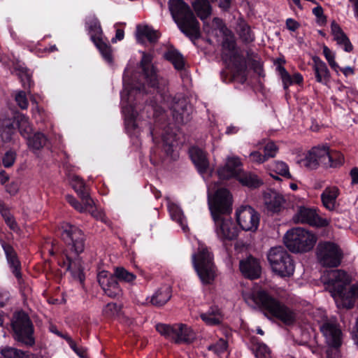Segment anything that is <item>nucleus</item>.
Returning <instances> with one entry per match:
<instances>
[{
    "instance_id": "nucleus-22",
    "label": "nucleus",
    "mask_w": 358,
    "mask_h": 358,
    "mask_svg": "<svg viewBox=\"0 0 358 358\" xmlns=\"http://www.w3.org/2000/svg\"><path fill=\"white\" fill-rule=\"evenodd\" d=\"M173 103L171 109L173 116L178 123H182L188 120L189 106L185 99L182 97L174 98L171 100Z\"/></svg>"
},
{
    "instance_id": "nucleus-17",
    "label": "nucleus",
    "mask_w": 358,
    "mask_h": 358,
    "mask_svg": "<svg viewBox=\"0 0 358 358\" xmlns=\"http://www.w3.org/2000/svg\"><path fill=\"white\" fill-rule=\"evenodd\" d=\"M293 220L296 223H307L316 227H326L330 222L329 219L319 216L315 208L306 206H299L298 208L297 212L293 217Z\"/></svg>"
},
{
    "instance_id": "nucleus-10",
    "label": "nucleus",
    "mask_w": 358,
    "mask_h": 358,
    "mask_svg": "<svg viewBox=\"0 0 358 358\" xmlns=\"http://www.w3.org/2000/svg\"><path fill=\"white\" fill-rule=\"evenodd\" d=\"M15 338L27 345H33L34 339L33 337V326L28 317L24 312L16 313L11 322Z\"/></svg>"
},
{
    "instance_id": "nucleus-47",
    "label": "nucleus",
    "mask_w": 358,
    "mask_h": 358,
    "mask_svg": "<svg viewBox=\"0 0 358 358\" xmlns=\"http://www.w3.org/2000/svg\"><path fill=\"white\" fill-rule=\"evenodd\" d=\"M15 100L17 105L22 110L28 107V99L24 91H17L15 93Z\"/></svg>"
},
{
    "instance_id": "nucleus-6",
    "label": "nucleus",
    "mask_w": 358,
    "mask_h": 358,
    "mask_svg": "<svg viewBox=\"0 0 358 358\" xmlns=\"http://www.w3.org/2000/svg\"><path fill=\"white\" fill-rule=\"evenodd\" d=\"M287 248L293 252H306L313 248L317 236L303 228H294L288 231L284 238Z\"/></svg>"
},
{
    "instance_id": "nucleus-53",
    "label": "nucleus",
    "mask_w": 358,
    "mask_h": 358,
    "mask_svg": "<svg viewBox=\"0 0 358 358\" xmlns=\"http://www.w3.org/2000/svg\"><path fill=\"white\" fill-rule=\"evenodd\" d=\"M94 202L93 201L92 206L88 207L85 212H88L92 215V216H93L96 219L100 220L102 222H103L104 223H107L108 220H107L106 217L105 216L104 213H103V211L101 210H98L96 208H94Z\"/></svg>"
},
{
    "instance_id": "nucleus-33",
    "label": "nucleus",
    "mask_w": 358,
    "mask_h": 358,
    "mask_svg": "<svg viewBox=\"0 0 358 358\" xmlns=\"http://www.w3.org/2000/svg\"><path fill=\"white\" fill-rule=\"evenodd\" d=\"M15 122L17 125L20 135L24 139L32 134L34 131L33 126L27 116L22 113L17 114L15 117Z\"/></svg>"
},
{
    "instance_id": "nucleus-15",
    "label": "nucleus",
    "mask_w": 358,
    "mask_h": 358,
    "mask_svg": "<svg viewBox=\"0 0 358 358\" xmlns=\"http://www.w3.org/2000/svg\"><path fill=\"white\" fill-rule=\"evenodd\" d=\"M303 164L310 169H315L320 165L329 167L332 165V156L327 146L313 148L303 159Z\"/></svg>"
},
{
    "instance_id": "nucleus-28",
    "label": "nucleus",
    "mask_w": 358,
    "mask_h": 358,
    "mask_svg": "<svg viewBox=\"0 0 358 358\" xmlns=\"http://www.w3.org/2000/svg\"><path fill=\"white\" fill-rule=\"evenodd\" d=\"M2 247L4 250L9 266L12 270L13 273L15 275V276L17 278V280L20 282L21 280V265L17 257L16 252H15L13 248L9 245L3 243Z\"/></svg>"
},
{
    "instance_id": "nucleus-50",
    "label": "nucleus",
    "mask_w": 358,
    "mask_h": 358,
    "mask_svg": "<svg viewBox=\"0 0 358 358\" xmlns=\"http://www.w3.org/2000/svg\"><path fill=\"white\" fill-rule=\"evenodd\" d=\"M16 159V152L13 150L7 151L3 157V165L6 167H10L13 165Z\"/></svg>"
},
{
    "instance_id": "nucleus-25",
    "label": "nucleus",
    "mask_w": 358,
    "mask_h": 358,
    "mask_svg": "<svg viewBox=\"0 0 358 358\" xmlns=\"http://www.w3.org/2000/svg\"><path fill=\"white\" fill-rule=\"evenodd\" d=\"M264 200L268 210L273 213L280 212L285 203L283 196L273 190H268L264 193Z\"/></svg>"
},
{
    "instance_id": "nucleus-58",
    "label": "nucleus",
    "mask_w": 358,
    "mask_h": 358,
    "mask_svg": "<svg viewBox=\"0 0 358 358\" xmlns=\"http://www.w3.org/2000/svg\"><path fill=\"white\" fill-rule=\"evenodd\" d=\"M250 161L253 163L263 164L266 162L265 156L262 155L259 151H253L250 154Z\"/></svg>"
},
{
    "instance_id": "nucleus-40",
    "label": "nucleus",
    "mask_w": 358,
    "mask_h": 358,
    "mask_svg": "<svg viewBox=\"0 0 358 358\" xmlns=\"http://www.w3.org/2000/svg\"><path fill=\"white\" fill-rule=\"evenodd\" d=\"M16 74L19 76L24 87L30 88L32 85L31 73L24 66L19 65L15 69Z\"/></svg>"
},
{
    "instance_id": "nucleus-61",
    "label": "nucleus",
    "mask_w": 358,
    "mask_h": 358,
    "mask_svg": "<svg viewBox=\"0 0 358 358\" xmlns=\"http://www.w3.org/2000/svg\"><path fill=\"white\" fill-rule=\"evenodd\" d=\"M337 96L341 101H345L348 98V89L344 85H341L338 87Z\"/></svg>"
},
{
    "instance_id": "nucleus-37",
    "label": "nucleus",
    "mask_w": 358,
    "mask_h": 358,
    "mask_svg": "<svg viewBox=\"0 0 358 358\" xmlns=\"http://www.w3.org/2000/svg\"><path fill=\"white\" fill-rule=\"evenodd\" d=\"M237 180L241 185L249 188H257L263 184V181L256 174L243 171Z\"/></svg>"
},
{
    "instance_id": "nucleus-2",
    "label": "nucleus",
    "mask_w": 358,
    "mask_h": 358,
    "mask_svg": "<svg viewBox=\"0 0 358 358\" xmlns=\"http://www.w3.org/2000/svg\"><path fill=\"white\" fill-rule=\"evenodd\" d=\"M124 90L121 92V104L122 113L124 115L125 127L128 132L136 135L139 133V128L143 130L148 127V132L152 134L150 124L141 120V117L134 111V101L142 96L145 86L142 88L133 83H130L127 73L123 76Z\"/></svg>"
},
{
    "instance_id": "nucleus-55",
    "label": "nucleus",
    "mask_w": 358,
    "mask_h": 358,
    "mask_svg": "<svg viewBox=\"0 0 358 358\" xmlns=\"http://www.w3.org/2000/svg\"><path fill=\"white\" fill-rule=\"evenodd\" d=\"M279 72L281 76V79L283 83V86L285 89L288 88L289 85L293 84L292 76L288 73V72L283 67L279 68Z\"/></svg>"
},
{
    "instance_id": "nucleus-62",
    "label": "nucleus",
    "mask_w": 358,
    "mask_h": 358,
    "mask_svg": "<svg viewBox=\"0 0 358 358\" xmlns=\"http://www.w3.org/2000/svg\"><path fill=\"white\" fill-rule=\"evenodd\" d=\"M313 13L320 21L324 22L325 20V17L323 15V9L320 6H317V7L314 8L313 9Z\"/></svg>"
},
{
    "instance_id": "nucleus-41",
    "label": "nucleus",
    "mask_w": 358,
    "mask_h": 358,
    "mask_svg": "<svg viewBox=\"0 0 358 358\" xmlns=\"http://www.w3.org/2000/svg\"><path fill=\"white\" fill-rule=\"evenodd\" d=\"M164 149L167 155L172 156L176 147V136L173 134H165L162 136Z\"/></svg>"
},
{
    "instance_id": "nucleus-59",
    "label": "nucleus",
    "mask_w": 358,
    "mask_h": 358,
    "mask_svg": "<svg viewBox=\"0 0 358 358\" xmlns=\"http://www.w3.org/2000/svg\"><path fill=\"white\" fill-rule=\"evenodd\" d=\"M332 156V165H329V167H336L341 165L344 162V157L342 154L338 152L330 153Z\"/></svg>"
},
{
    "instance_id": "nucleus-26",
    "label": "nucleus",
    "mask_w": 358,
    "mask_h": 358,
    "mask_svg": "<svg viewBox=\"0 0 358 358\" xmlns=\"http://www.w3.org/2000/svg\"><path fill=\"white\" fill-rule=\"evenodd\" d=\"M313 69L317 82L327 85L331 78V74L327 66L318 57H313Z\"/></svg>"
},
{
    "instance_id": "nucleus-14",
    "label": "nucleus",
    "mask_w": 358,
    "mask_h": 358,
    "mask_svg": "<svg viewBox=\"0 0 358 358\" xmlns=\"http://www.w3.org/2000/svg\"><path fill=\"white\" fill-rule=\"evenodd\" d=\"M62 237L71 247L72 252L80 254L85 249V236L83 231L77 226L65 223L62 226Z\"/></svg>"
},
{
    "instance_id": "nucleus-32",
    "label": "nucleus",
    "mask_w": 358,
    "mask_h": 358,
    "mask_svg": "<svg viewBox=\"0 0 358 358\" xmlns=\"http://www.w3.org/2000/svg\"><path fill=\"white\" fill-rule=\"evenodd\" d=\"M331 33L334 39L337 44L344 49L346 52H350L352 50V45L346 35L343 32L340 27L333 22L331 24Z\"/></svg>"
},
{
    "instance_id": "nucleus-3",
    "label": "nucleus",
    "mask_w": 358,
    "mask_h": 358,
    "mask_svg": "<svg viewBox=\"0 0 358 358\" xmlns=\"http://www.w3.org/2000/svg\"><path fill=\"white\" fill-rule=\"evenodd\" d=\"M243 297L250 306L261 308L285 324H290L295 320L296 315L294 312L262 289L253 287L248 291H244Z\"/></svg>"
},
{
    "instance_id": "nucleus-44",
    "label": "nucleus",
    "mask_w": 358,
    "mask_h": 358,
    "mask_svg": "<svg viewBox=\"0 0 358 358\" xmlns=\"http://www.w3.org/2000/svg\"><path fill=\"white\" fill-rule=\"evenodd\" d=\"M203 29L207 34H213L214 32L217 30L223 31L224 25L222 20L218 17H215L212 22V25H210L208 22H206V20L203 21Z\"/></svg>"
},
{
    "instance_id": "nucleus-13",
    "label": "nucleus",
    "mask_w": 358,
    "mask_h": 358,
    "mask_svg": "<svg viewBox=\"0 0 358 358\" xmlns=\"http://www.w3.org/2000/svg\"><path fill=\"white\" fill-rule=\"evenodd\" d=\"M70 182L72 187L78 193L82 200V203L78 202L73 196L67 195L66 200L69 203L80 213H85L88 207H92L93 200L89 196L84 181L78 176H71Z\"/></svg>"
},
{
    "instance_id": "nucleus-30",
    "label": "nucleus",
    "mask_w": 358,
    "mask_h": 358,
    "mask_svg": "<svg viewBox=\"0 0 358 358\" xmlns=\"http://www.w3.org/2000/svg\"><path fill=\"white\" fill-rule=\"evenodd\" d=\"M171 297V287L168 285L162 287L151 297L146 299L147 303L156 306L164 305Z\"/></svg>"
},
{
    "instance_id": "nucleus-27",
    "label": "nucleus",
    "mask_w": 358,
    "mask_h": 358,
    "mask_svg": "<svg viewBox=\"0 0 358 358\" xmlns=\"http://www.w3.org/2000/svg\"><path fill=\"white\" fill-rule=\"evenodd\" d=\"M189 156L200 173L203 174L209 169V162L205 152L197 147H192L189 150Z\"/></svg>"
},
{
    "instance_id": "nucleus-45",
    "label": "nucleus",
    "mask_w": 358,
    "mask_h": 358,
    "mask_svg": "<svg viewBox=\"0 0 358 358\" xmlns=\"http://www.w3.org/2000/svg\"><path fill=\"white\" fill-rule=\"evenodd\" d=\"M0 212L1 215L4 218L6 223L8 225V227L13 229H17V224L13 218V217L10 213L9 210L4 206L3 203L0 201Z\"/></svg>"
},
{
    "instance_id": "nucleus-51",
    "label": "nucleus",
    "mask_w": 358,
    "mask_h": 358,
    "mask_svg": "<svg viewBox=\"0 0 358 358\" xmlns=\"http://www.w3.org/2000/svg\"><path fill=\"white\" fill-rule=\"evenodd\" d=\"M1 354L5 358H19L20 350L12 347H6L1 350Z\"/></svg>"
},
{
    "instance_id": "nucleus-36",
    "label": "nucleus",
    "mask_w": 358,
    "mask_h": 358,
    "mask_svg": "<svg viewBox=\"0 0 358 358\" xmlns=\"http://www.w3.org/2000/svg\"><path fill=\"white\" fill-rule=\"evenodd\" d=\"M202 320L208 325H217L223 320V315L217 307H211L206 313L200 315Z\"/></svg>"
},
{
    "instance_id": "nucleus-56",
    "label": "nucleus",
    "mask_w": 358,
    "mask_h": 358,
    "mask_svg": "<svg viewBox=\"0 0 358 358\" xmlns=\"http://www.w3.org/2000/svg\"><path fill=\"white\" fill-rule=\"evenodd\" d=\"M119 311V307L114 303H108L103 310V314L107 317L115 316Z\"/></svg>"
},
{
    "instance_id": "nucleus-60",
    "label": "nucleus",
    "mask_w": 358,
    "mask_h": 358,
    "mask_svg": "<svg viewBox=\"0 0 358 358\" xmlns=\"http://www.w3.org/2000/svg\"><path fill=\"white\" fill-rule=\"evenodd\" d=\"M240 36L246 42H250L254 40V35L248 27H243L240 32Z\"/></svg>"
},
{
    "instance_id": "nucleus-63",
    "label": "nucleus",
    "mask_w": 358,
    "mask_h": 358,
    "mask_svg": "<svg viewBox=\"0 0 358 358\" xmlns=\"http://www.w3.org/2000/svg\"><path fill=\"white\" fill-rule=\"evenodd\" d=\"M286 26H287V28L288 29H289L290 31H295L299 28V24L294 20H293L292 18H288L286 20Z\"/></svg>"
},
{
    "instance_id": "nucleus-34",
    "label": "nucleus",
    "mask_w": 358,
    "mask_h": 358,
    "mask_svg": "<svg viewBox=\"0 0 358 358\" xmlns=\"http://www.w3.org/2000/svg\"><path fill=\"white\" fill-rule=\"evenodd\" d=\"M167 206L169 212L172 220L177 222L180 224L182 230L184 231H186L188 229L187 222L180 207L177 203L171 201H168Z\"/></svg>"
},
{
    "instance_id": "nucleus-35",
    "label": "nucleus",
    "mask_w": 358,
    "mask_h": 358,
    "mask_svg": "<svg viewBox=\"0 0 358 358\" xmlns=\"http://www.w3.org/2000/svg\"><path fill=\"white\" fill-rule=\"evenodd\" d=\"M25 140L29 149L34 152L43 148L47 143L46 136L39 131L32 133Z\"/></svg>"
},
{
    "instance_id": "nucleus-46",
    "label": "nucleus",
    "mask_w": 358,
    "mask_h": 358,
    "mask_svg": "<svg viewBox=\"0 0 358 358\" xmlns=\"http://www.w3.org/2000/svg\"><path fill=\"white\" fill-rule=\"evenodd\" d=\"M227 342L224 339L221 338L216 343L209 345L208 349L220 355L227 351Z\"/></svg>"
},
{
    "instance_id": "nucleus-42",
    "label": "nucleus",
    "mask_w": 358,
    "mask_h": 358,
    "mask_svg": "<svg viewBox=\"0 0 358 358\" xmlns=\"http://www.w3.org/2000/svg\"><path fill=\"white\" fill-rule=\"evenodd\" d=\"M166 58L171 62L176 69H182L184 66V61L182 55L176 50H171L165 54Z\"/></svg>"
},
{
    "instance_id": "nucleus-31",
    "label": "nucleus",
    "mask_w": 358,
    "mask_h": 358,
    "mask_svg": "<svg viewBox=\"0 0 358 358\" xmlns=\"http://www.w3.org/2000/svg\"><path fill=\"white\" fill-rule=\"evenodd\" d=\"M157 31L146 25H138L136 27V37L139 43H144L147 39L150 43H155L159 38Z\"/></svg>"
},
{
    "instance_id": "nucleus-16",
    "label": "nucleus",
    "mask_w": 358,
    "mask_h": 358,
    "mask_svg": "<svg viewBox=\"0 0 358 358\" xmlns=\"http://www.w3.org/2000/svg\"><path fill=\"white\" fill-rule=\"evenodd\" d=\"M236 220L243 230L255 231L259 224V215L252 207L241 206L236 210Z\"/></svg>"
},
{
    "instance_id": "nucleus-64",
    "label": "nucleus",
    "mask_w": 358,
    "mask_h": 358,
    "mask_svg": "<svg viewBox=\"0 0 358 358\" xmlns=\"http://www.w3.org/2000/svg\"><path fill=\"white\" fill-rule=\"evenodd\" d=\"M351 335L356 344L358 345V318L355 326L351 329Z\"/></svg>"
},
{
    "instance_id": "nucleus-48",
    "label": "nucleus",
    "mask_w": 358,
    "mask_h": 358,
    "mask_svg": "<svg viewBox=\"0 0 358 358\" xmlns=\"http://www.w3.org/2000/svg\"><path fill=\"white\" fill-rule=\"evenodd\" d=\"M254 351L257 358H268L270 357V350L264 343H257Z\"/></svg>"
},
{
    "instance_id": "nucleus-4",
    "label": "nucleus",
    "mask_w": 358,
    "mask_h": 358,
    "mask_svg": "<svg viewBox=\"0 0 358 358\" xmlns=\"http://www.w3.org/2000/svg\"><path fill=\"white\" fill-rule=\"evenodd\" d=\"M169 10L180 31L191 40L199 38V22L194 15L182 0H169Z\"/></svg>"
},
{
    "instance_id": "nucleus-7",
    "label": "nucleus",
    "mask_w": 358,
    "mask_h": 358,
    "mask_svg": "<svg viewBox=\"0 0 358 358\" xmlns=\"http://www.w3.org/2000/svg\"><path fill=\"white\" fill-rule=\"evenodd\" d=\"M267 259L271 268L280 277H289L294 271V264L288 252L282 247L270 249Z\"/></svg>"
},
{
    "instance_id": "nucleus-19",
    "label": "nucleus",
    "mask_w": 358,
    "mask_h": 358,
    "mask_svg": "<svg viewBox=\"0 0 358 358\" xmlns=\"http://www.w3.org/2000/svg\"><path fill=\"white\" fill-rule=\"evenodd\" d=\"M241 167L242 163L239 157L229 156L227 157L224 165L218 169L217 173L221 179H237L243 171Z\"/></svg>"
},
{
    "instance_id": "nucleus-57",
    "label": "nucleus",
    "mask_w": 358,
    "mask_h": 358,
    "mask_svg": "<svg viewBox=\"0 0 358 358\" xmlns=\"http://www.w3.org/2000/svg\"><path fill=\"white\" fill-rule=\"evenodd\" d=\"M20 187V182L18 180H13L6 186V191L13 196L17 194Z\"/></svg>"
},
{
    "instance_id": "nucleus-11",
    "label": "nucleus",
    "mask_w": 358,
    "mask_h": 358,
    "mask_svg": "<svg viewBox=\"0 0 358 358\" xmlns=\"http://www.w3.org/2000/svg\"><path fill=\"white\" fill-rule=\"evenodd\" d=\"M87 29L91 39L99 50L103 58L108 63H112L113 56L110 47L103 41V32L96 17L90 16L86 22Z\"/></svg>"
},
{
    "instance_id": "nucleus-5",
    "label": "nucleus",
    "mask_w": 358,
    "mask_h": 358,
    "mask_svg": "<svg viewBox=\"0 0 358 358\" xmlns=\"http://www.w3.org/2000/svg\"><path fill=\"white\" fill-rule=\"evenodd\" d=\"M193 266L203 284H210L215 278L216 271L213 257L208 248L198 241L197 252L192 257Z\"/></svg>"
},
{
    "instance_id": "nucleus-54",
    "label": "nucleus",
    "mask_w": 358,
    "mask_h": 358,
    "mask_svg": "<svg viewBox=\"0 0 358 358\" xmlns=\"http://www.w3.org/2000/svg\"><path fill=\"white\" fill-rule=\"evenodd\" d=\"M323 54L326 59L328 61L330 66L332 69L336 70L338 68V65L334 60V54L327 46H324L323 48Z\"/></svg>"
},
{
    "instance_id": "nucleus-29",
    "label": "nucleus",
    "mask_w": 358,
    "mask_h": 358,
    "mask_svg": "<svg viewBox=\"0 0 358 358\" xmlns=\"http://www.w3.org/2000/svg\"><path fill=\"white\" fill-rule=\"evenodd\" d=\"M16 134L15 127L10 119L0 120V139L3 143H12Z\"/></svg>"
},
{
    "instance_id": "nucleus-1",
    "label": "nucleus",
    "mask_w": 358,
    "mask_h": 358,
    "mask_svg": "<svg viewBox=\"0 0 358 358\" xmlns=\"http://www.w3.org/2000/svg\"><path fill=\"white\" fill-rule=\"evenodd\" d=\"M216 185L208 186L209 208L215 224V232L222 242L237 238L238 230L229 216L231 212V196L224 188L215 191Z\"/></svg>"
},
{
    "instance_id": "nucleus-18",
    "label": "nucleus",
    "mask_w": 358,
    "mask_h": 358,
    "mask_svg": "<svg viewBox=\"0 0 358 358\" xmlns=\"http://www.w3.org/2000/svg\"><path fill=\"white\" fill-rule=\"evenodd\" d=\"M97 280L104 293L110 297L119 296L122 290L117 281L115 275L106 271H101L97 274Z\"/></svg>"
},
{
    "instance_id": "nucleus-12",
    "label": "nucleus",
    "mask_w": 358,
    "mask_h": 358,
    "mask_svg": "<svg viewBox=\"0 0 358 358\" xmlns=\"http://www.w3.org/2000/svg\"><path fill=\"white\" fill-rule=\"evenodd\" d=\"M317 256L319 262L324 266L337 267L341 264L343 253L336 243L324 241L318 244Z\"/></svg>"
},
{
    "instance_id": "nucleus-38",
    "label": "nucleus",
    "mask_w": 358,
    "mask_h": 358,
    "mask_svg": "<svg viewBox=\"0 0 358 358\" xmlns=\"http://www.w3.org/2000/svg\"><path fill=\"white\" fill-rule=\"evenodd\" d=\"M192 6L203 21L211 14V6L208 0H195L192 2Z\"/></svg>"
},
{
    "instance_id": "nucleus-20",
    "label": "nucleus",
    "mask_w": 358,
    "mask_h": 358,
    "mask_svg": "<svg viewBox=\"0 0 358 358\" xmlns=\"http://www.w3.org/2000/svg\"><path fill=\"white\" fill-rule=\"evenodd\" d=\"M152 55L143 52V57L141 60V66L143 72V76L148 85L155 88L157 87L158 80L157 73L153 64H152Z\"/></svg>"
},
{
    "instance_id": "nucleus-43",
    "label": "nucleus",
    "mask_w": 358,
    "mask_h": 358,
    "mask_svg": "<svg viewBox=\"0 0 358 358\" xmlns=\"http://www.w3.org/2000/svg\"><path fill=\"white\" fill-rule=\"evenodd\" d=\"M115 275L116 278L127 283H132L136 278L134 273L123 267H117L115 270Z\"/></svg>"
},
{
    "instance_id": "nucleus-21",
    "label": "nucleus",
    "mask_w": 358,
    "mask_h": 358,
    "mask_svg": "<svg viewBox=\"0 0 358 358\" xmlns=\"http://www.w3.org/2000/svg\"><path fill=\"white\" fill-rule=\"evenodd\" d=\"M239 267L244 276L250 279H256L260 276L262 268L259 262L252 256L242 259Z\"/></svg>"
},
{
    "instance_id": "nucleus-9",
    "label": "nucleus",
    "mask_w": 358,
    "mask_h": 358,
    "mask_svg": "<svg viewBox=\"0 0 358 358\" xmlns=\"http://www.w3.org/2000/svg\"><path fill=\"white\" fill-rule=\"evenodd\" d=\"M156 329L162 336L176 343H189L196 338L195 333L191 327L183 324H176L172 326L157 324Z\"/></svg>"
},
{
    "instance_id": "nucleus-24",
    "label": "nucleus",
    "mask_w": 358,
    "mask_h": 358,
    "mask_svg": "<svg viewBox=\"0 0 358 358\" xmlns=\"http://www.w3.org/2000/svg\"><path fill=\"white\" fill-rule=\"evenodd\" d=\"M340 189L336 186L327 187L321 194V200L324 207L330 210H334L338 206L337 199Z\"/></svg>"
},
{
    "instance_id": "nucleus-49",
    "label": "nucleus",
    "mask_w": 358,
    "mask_h": 358,
    "mask_svg": "<svg viewBox=\"0 0 358 358\" xmlns=\"http://www.w3.org/2000/svg\"><path fill=\"white\" fill-rule=\"evenodd\" d=\"M278 148L273 142L268 143L264 150V155L265 156V158L266 161L271 157H274L277 152H278Z\"/></svg>"
},
{
    "instance_id": "nucleus-8",
    "label": "nucleus",
    "mask_w": 358,
    "mask_h": 358,
    "mask_svg": "<svg viewBox=\"0 0 358 358\" xmlns=\"http://www.w3.org/2000/svg\"><path fill=\"white\" fill-rule=\"evenodd\" d=\"M321 315L315 316V320L321 323L320 329L322 333L326 343L330 348L338 349L342 345L343 334L337 321L334 317L328 319L323 310H319Z\"/></svg>"
},
{
    "instance_id": "nucleus-39",
    "label": "nucleus",
    "mask_w": 358,
    "mask_h": 358,
    "mask_svg": "<svg viewBox=\"0 0 358 358\" xmlns=\"http://www.w3.org/2000/svg\"><path fill=\"white\" fill-rule=\"evenodd\" d=\"M268 171L271 172V176L273 178H275V176L273 175V173L284 177L290 178L288 166L281 161H275L270 164L268 166Z\"/></svg>"
},
{
    "instance_id": "nucleus-23",
    "label": "nucleus",
    "mask_w": 358,
    "mask_h": 358,
    "mask_svg": "<svg viewBox=\"0 0 358 358\" xmlns=\"http://www.w3.org/2000/svg\"><path fill=\"white\" fill-rule=\"evenodd\" d=\"M62 266L69 271L73 278L80 281L83 280V266L78 254H66V260L63 262Z\"/></svg>"
},
{
    "instance_id": "nucleus-52",
    "label": "nucleus",
    "mask_w": 358,
    "mask_h": 358,
    "mask_svg": "<svg viewBox=\"0 0 358 358\" xmlns=\"http://www.w3.org/2000/svg\"><path fill=\"white\" fill-rule=\"evenodd\" d=\"M66 340L67 341L71 348L80 357V358H86L87 354L86 350L83 347L77 346L76 343L70 338L66 337Z\"/></svg>"
}]
</instances>
